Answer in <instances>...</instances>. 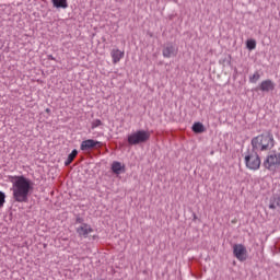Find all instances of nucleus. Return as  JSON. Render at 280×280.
I'll return each instance as SVG.
<instances>
[{
  "label": "nucleus",
  "instance_id": "nucleus-10",
  "mask_svg": "<svg viewBox=\"0 0 280 280\" xmlns=\"http://www.w3.org/2000/svg\"><path fill=\"white\" fill-rule=\"evenodd\" d=\"M77 233L79 237H89V233H93V228L90 224L83 223L81 226L77 228Z\"/></svg>",
  "mask_w": 280,
  "mask_h": 280
},
{
  "label": "nucleus",
  "instance_id": "nucleus-12",
  "mask_svg": "<svg viewBox=\"0 0 280 280\" xmlns=\"http://www.w3.org/2000/svg\"><path fill=\"white\" fill-rule=\"evenodd\" d=\"M110 56L113 58V63L117 65V62H119V60H121V58H124L125 52L119 49H113L110 51Z\"/></svg>",
  "mask_w": 280,
  "mask_h": 280
},
{
  "label": "nucleus",
  "instance_id": "nucleus-18",
  "mask_svg": "<svg viewBox=\"0 0 280 280\" xmlns=\"http://www.w3.org/2000/svg\"><path fill=\"white\" fill-rule=\"evenodd\" d=\"M260 78H261V74H259V72H255L252 77H249V82L252 84H257Z\"/></svg>",
  "mask_w": 280,
  "mask_h": 280
},
{
  "label": "nucleus",
  "instance_id": "nucleus-5",
  "mask_svg": "<svg viewBox=\"0 0 280 280\" xmlns=\"http://www.w3.org/2000/svg\"><path fill=\"white\" fill-rule=\"evenodd\" d=\"M262 165L266 170H269L270 172L275 171L280 165V153H278L277 151H272L269 155H267Z\"/></svg>",
  "mask_w": 280,
  "mask_h": 280
},
{
  "label": "nucleus",
  "instance_id": "nucleus-8",
  "mask_svg": "<svg viewBox=\"0 0 280 280\" xmlns=\"http://www.w3.org/2000/svg\"><path fill=\"white\" fill-rule=\"evenodd\" d=\"M176 54H177L176 47L171 42L166 43L163 46L162 56L164 58H172L176 56Z\"/></svg>",
  "mask_w": 280,
  "mask_h": 280
},
{
  "label": "nucleus",
  "instance_id": "nucleus-15",
  "mask_svg": "<svg viewBox=\"0 0 280 280\" xmlns=\"http://www.w3.org/2000/svg\"><path fill=\"white\" fill-rule=\"evenodd\" d=\"M75 156H78V149L72 150V152L68 155V159L65 162L66 167H69V165L73 163Z\"/></svg>",
  "mask_w": 280,
  "mask_h": 280
},
{
  "label": "nucleus",
  "instance_id": "nucleus-11",
  "mask_svg": "<svg viewBox=\"0 0 280 280\" xmlns=\"http://www.w3.org/2000/svg\"><path fill=\"white\" fill-rule=\"evenodd\" d=\"M112 172L119 176V174H124L126 172V166L121 164V162L114 161L112 164Z\"/></svg>",
  "mask_w": 280,
  "mask_h": 280
},
{
  "label": "nucleus",
  "instance_id": "nucleus-6",
  "mask_svg": "<svg viewBox=\"0 0 280 280\" xmlns=\"http://www.w3.org/2000/svg\"><path fill=\"white\" fill-rule=\"evenodd\" d=\"M233 255L238 261H246L248 259V250L243 244L233 245Z\"/></svg>",
  "mask_w": 280,
  "mask_h": 280
},
{
  "label": "nucleus",
  "instance_id": "nucleus-20",
  "mask_svg": "<svg viewBox=\"0 0 280 280\" xmlns=\"http://www.w3.org/2000/svg\"><path fill=\"white\" fill-rule=\"evenodd\" d=\"M102 126V120L95 119L92 121V129L100 128Z\"/></svg>",
  "mask_w": 280,
  "mask_h": 280
},
{
  "label": "nucleus",
  "instance_id": "nucleus-16",
  "mask_svg": "<svg viewBox=\"0 0 280 280\" xmlns=\"http://www.w3.org/2000/svg\"><path fill=\"white\" fill-rule=\"evenodd\" d=\"M205 125H202V122H195L192 125V132L196 135H201V132H205Z\"/></svg>",
  "mask_w": 280,
  "mask_h": 280
},
{
  "label": "nucleus",
  "instance_id": "nucleus-4",
  "mask_svg": "<svg viewBox=\"0 0 280 280\" xmlns=\"http://www.w3.org/2000/svg\"><path fill=\"white\" fill-rule=\"evenodd\" d=\"M127 141L129 145H139L141 143H147V141H150V131L138 130L129 135Z\"/></svg>",
  "mask_w": 280,
  "mask_h": 280
},
{
  "label": "nucleus",
  "instance_id": "nucleus-9",
  "mask_svg": "<svg viewBox=\"0 0 280 280\" xmlns=\"http://www.w3.org/2000/svg\"><path fill=\"white\" fill-rule=\"evenodd\" d=\"M275 82L272 80L267 79L262 81L259 86L256 88V91H261L262 93H270V91L275 90Z\"/></svg>",
  "mask_w": 280,
  "mask_h": 280
},
{
  "label": "nucleus",
  "instance_id": "nucleus-1",
  "mask_svg": "<svg viewBox=\"0 0 280 280\" xmlns=\"http://www.w3.org/2000/svg\"><path fill=\"white\" fill-rule=\"evenodd\" d=\"M9 180L12 184L14 202H30V196L34 191V182L24 175H10Z\"/></svg>",
  "mask_w": 280,
  "mask_h": 280
},
{
  "label": "nucleus",
  "instance_id": "nucleus-7",
  "mask_svg": "<svg viewBox=\"0 0 280 280\" xmlns=\"http://www.w3.org/2000/svg\"><path fill=\"white\" fill-rule=\"evenodd\" d=\"M102 145H104V143L97 140L88 139L81 142L80 150H82V152H89L91 150H100Z\"/></svg>",
  "mask_w": 280,
  "mask_h": 280
},
{
  "label": "nucleus",
  "instance_id": "nucleus-21",
  "mask_svg": "<svg viewBox=\"0 0 280 280\" xmlns=\"http://www.w3.org/2000/svg\"><path fill=\"white\" fill-rule=\"evenodd\" d=\"M75 222H77V224H81L82 225V224H84V218L78 215L77 219H75Z\"/></svg>",
  "mask_w": 280,
  "mask_h": 280
},
{
  "label": "nucleus",
  "instance_id": "nucleus-23",
  "mask_svg": "<svg viewBox=\"0 0 280 280\" xmlns=\"http://www.w3.org/2000/svg\"><path fill=\"white\" fill-rule=\"evenodd\" d=\"M46 113H49V109H46Z\"/></svg>",
  "mask_w": 280,
  "mask_h": 280
},
{
  "label": "nucleus",
  "instance_id": "nucleus-2",
  "mask_svg": "<svg viewBox=\"0 0 280 280\" xmlns=\"http://www.w3.org/2000/svg\"><path fill=\"white\" fill-rule=\"evenodd\" d=\"M252 149L257 152H268L275 148V136L272 131H266L252 139Z\"/></svg>",
  "mask_w": 280,
  "mask_h": 280
},
{
  "label": "nucleus",
  "instance_id": "nucleus-13",
  "mask_svg": "<svg viewBox=\"0 0 280 280\" xmlns=\"http://www.w3.org/2000/svg\"><path fill=\"white\" fill-rule=\"evenodd\" d=\"M269 209H280V195H273L269 200Z\"/></svg>",
  "mask_w": 280,
  "mask_h": 280
},
{
  "label": "nucleus",
  "instance_id": "nucleus-14",
  "mask_svg": "<svg viewBox=\"0 0 280 280\" xmlns=\"http://www.w3.org/2000/svg\"><path fill=\"white\" fill-rule=\"evenodd\" d=\"M51 3L54 5V8L57 9H62V10H67V8H69V3L67 2V0H51Z\"/></svg>",
  "mask_w": 280,
  "mask_h": 280
},
{
  "label": "nucleus",
  "instance_id": "nucleus-22",
  "mask_svg": "<svg viewBox=\"0 0 280 280\" xmlns=\"http://www.w3.org/2000/svg\"><path fill=\"white\" fill-rule=\"evenodd\" d=\"M48 60H56V58L52 55H48Z\"/></svg>",
  "mask_w": 280,
  "mask_h": 280
},
{
  "label": "nucleus",
  "instance_id": "nucleus-3",
  "mask_svg": "<svg viewBox=\"0 0 280 280\" xmlns=\"http://www.w3.org/2000/svg\"><path fill=\"white\" fill-rule=\"evenodd\" d=\"M245 166L247 170L257 172L261 167V158H259L258 151L255 149L248 150L245 154Z\"/></svg>",
  "mask_w": 280,
  "mask_h": 280
},
{
  "label": "nucleus",
  "instance_id": "nucleus-19",
  "mask_svg": "<svg viewBox=\"0 0 280 280\" xmlns=\"http://www.w3.org/2000/svg\"><path fill=\"white\" fill-rule=\"evenodd\" d=\"M5 205V192L0 191V209Z\"/></svg>",
  "mask_w": 280,
  "mask_h": 280
},
{
  "label": "nucleus",
  "instance_id": "nucleus-17",
  "mask_svg": "<svg viewBox=\"0 0 280 280\" xmlns=\"http://www.w3.org/2000/svg\"><path fill=\"white\" fill-rule=\"evenodd\" d=\"M246 47L249 49V51H253V49H256L257 47V42L255 39H247Z\"/></svg>",
  "mask_w": 280,
  "mask_h": 280
}]
</instances>
